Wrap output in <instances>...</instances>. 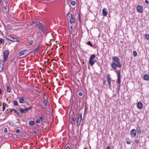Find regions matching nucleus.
Returning <instances> with one entry per match:
<instances>
[{
    "instance_id": "32",
    "label": "nucleus",
    "mask_w": 149,
    "mask_h": 149,
    "mask_svg": "<svg viewBox=\"0 0 149 149\" xmlns=\"http://www.w3.org/2000/svg\"><path fill=\"white\" fill-rule=\"evenodd\" d=\"M4 42V40L2 38H0V44H3Z\"/></svg>"
},
{
    "instance_id": "51",
    "label": "nucleus",
    "mask_w": 149,
    "mask_h": 149,
    "mask_svg": "<svg viewBox=\"0 0 149 149\" xmlns=\"http://www.w3.org/2000/svg\"><path fill=\"white\" fill-rule=\"evenodd\" d=\"M106 149H110V147L109 146H107L106 148Z\"/></svg>"
},
{
    "instance_id": "27",
    "label": "nucleus",
    "mask_w": 149,
    "mask_h": 149,
    "mask_svg": "<svg viewBox=\"0 0 149 149\" xmlns=\"http://www.w3.org/2000/svg\"><path fill=\"white\" fill-rule=\"evenodd\" d=\"M7 27L8 29L9 30H11L12 29V27L10 24H7Z\"/></svg>"
},
{
    "instance_id": "26",
    "label": "nucleus",
    "mask_w": 149,
    "mask_h": 149,
    "mask_svg": "<svg viewBox=\"0 0 149 149\" xmlns=\"http://www.w3.org/2000/svg\"><path fill=\"white\" fill-rule=\"evenodd\" d=\"M11 91V89L10 87L8 86H7V91L8 92L10 93Z\"/></svg>"
},
{
    "instance_id": "20",
    "label": "nucleus",
    "mask_w": 149,
    "mask_h": 149,
    "mask_svg": "<svg viewBox=\"0 0 149 149\" xmlns=\"http://www.w3.org/2000/svg\"><path fill=\"white\" fill-rule=\"evenodd\" d=\"M143 79L146 81L149 80V76L147 74H145L143 76Z\"/></svg>"
},
{
    "instance_id": "23",
    "label": "nucleus",
    "mask_w": 149,
    "mask_h": 149,
    "mask_svg": "<svg viewBox=\"0 0 149 149\" xmlns=\"http://www.w3.org/2000/svg\"><path fill=\"white\" fill-rule=\"evenodd\" d=\"M34 122L32 120H31L29 121V124L30 126H33L34 125Z\"/></svg>"
},
{
    "instance_id": "35",
    "label": "nucleus",
    "mask_w": 149,
    "mask_h": 149,
    "mask_svg": "<svg viewBox=\"0 0 149 149\" xmlns=\"http://www.w3.org/2000/svg\"><path fill=\"white\" fill-rule=\"evenodd\" d=\"M13 104L15 106H16L18 105L17 102L15 100L13 101Z\"/></svg>"
},
{
    "instance_id": "40",
    "label": "nucleus",
    "mask_w": 149,
    "mask_h": 149,
    "mask_svg": "<svg viewBox=\"0 0 149 149\" xmlns=\"http://www.w3.org/2000/svg\"><path fill=\"white\" fill-rule=\"evenodd\" d=\"M39 118L41 121L44 122L45 119L42 116H40Z\"/></svg>"
},
{
    "instance_id": "15",
    "label": "nucleus",
    "mask_w": 149,
    "mask_h": 149,
    "mask_svg": "<svg viewBox=\"0 0 149 149\" xmlns=\"http://www.w3.org/2000/svg\"><path fill=\"white\" fill-rule=\"evenodd\" d=\"M26 98V97H22L21 98H20L19 97L18 98V99H19V102L20 103H23L24 101L25 100Z\"/></svg>"
},
{
    "instance_id": "55",
    "label": "nucleus",
    "mask_w": 149,
    "mask_h": 149,
    "mask_svg": "<svg viewBox=\"0 0 149 149\" xmlns=\"http://www.w3.org/2000/svg\"><path fill=\"white\" fill-rule=\"evenodd\" d=\"M5 106H6L7 107H8V105L7 104H6L5 105Z\"/></svg>"
},
{
    "instance_id": "39",
    "label": "nucleus",
    "mask_w": 149,
    "mask_h": 149,
    "mask_svg": "<svg viewBox=\"0 0 149 149\" xmlns=\"http://www.w3.org/2000/svg\"><path fill=\"white\" fill-rule=\"evenodd\" d=\"M68 16L69 17H70V18H72V15L71 13H69L68 14Z\"/></svg>"
},
{
    "instance_id": "52",
    "label": "nucleus",
    "mask_w": 149,
    "mask_h": 149,
    "mask_svg": "<svg viewBox=\"0 0 149 149\" xmlns=\"http://www.w3.org/2000/svg\"><path fill=\"white\" fill-rule=\"evenodd\" d=\"M13 111H14V113H17V111L15 110V109H14Z\"/></svg>"
},
{
    "instance_id": "37",
    "label": "nucleus",
    "mask_w": 149,
    "mask_h": 149,
    "mask_svg": "<svg viewBox=\"0 0 149 149\" xmlns=\"http://www.w3.org/2000/svg\"><path fill=\"white\" fill-rule=\"evenodd\" d=\"M33 40H31L29 42V45H31L33 44Z\"/></svg>"
},
{
    "instance_id": "56",
    "label": "nucleus",
    "mask_w": 149,
    "mask_h": 149,
    "mask_svg": "<svg viewBox=\"0 0 149 149\" xmlns=\"http://www.w3.org/2000/svg\"><path fill=\"white\" fill-rule=\"evenodd\" d=\"M79 20H80V16L79 15Z\"/></svg>"
},
{
    "instance_id": "6",
    "label": "nucleus",
    "mask_w": 149,
    "mask_h": 149,
    "mask_svg": "<svg viewBox=\"0 0 149 149\" xmlns=\"http://www.w3.org/2000/svg\"><path fill=\"white\" fill-rule=\"evenodd\" d=\"M32 108V107L31 106L28 108H26L24 109H20L19 111L22 113H25L28 111L30 110Z\"/></svg>"
},
{
    "instance_id": "49",
    "label": "nucleus",
    "mask_w": 149,
    "mask_h": 149,
    "mask_svg": "<svg viewBox=\"0 0 149 149\" xmlns=\"http://www.w3.org/2000/svg\"><path fill=\"white\" fill-rule=\"evenodd\" d=\"M65 149H70V148L69 146H67L65 148Z\"/></svg>"
},
{
    "instance_id": "29",
    "label": "nucleus",
    "mask_w": 149,
    "mask_h": 149,
    "mask_svg": "<svg viewBox=\"0 0 149 149\" xmlns=\"http://www.w3.org/2000/svg\"><path fill=\"white\" fill-rule=\"evenodd\" d=\"M12 40V41L13 42H19V41L17 39L14 38H13V40Z\"/></svg>"
},
{
    "instance_id": "4",
    "label": "nucleus",
    "mask_w": 149,
    "mask_h": 149,
    "mask_svg": "<svg viewBox=\"0 0 149 149\" xmlns=\"http://www.w3.org/2000/svg\"><path fill=\"white\" fill-rule=\"evenodd\" d=\"M9 54V52L8 50H6L3 53V61L4 62L6 61L8 58Z\"/></svg>"
},
{
    "instance_id": "10",
    "label": "nucleus",
    "mask_w": 149,
    "mask_h": 149,
    "mask_svg": "<svg viewBox=\"0 0 149 149\" xmlns=\"http://www.w3.org/2000/svg\"><path fill=\"white\" fill-rule=\"evenodd\" d=\"M136 10L138 12L141 13L143 11L142 8L141 7V6L139 5L137 6Z\"/></svg>"
},
{
    "instance_id": "54",
    "label": "nucleus",
    "mask_w": 149,
    "mask_h": 149,
    "mask_svg": "<svg viewBox=\"0 0 149 149\" xmlns=\"http://www.w3.org/2000/svg\"><path fill=\"white\" fill-rule=\"evenodd\" d=\"M70 29H72H72H73V27H72V26H70Z\"/></svg>"
},
{
    "instance_id": "7",
    "label": "nucleus",
    "mask_w": 149,
    "mask_h": 149,
    "mask_svg": "<svg viewBox=\"0 0 149 149\" xmlns=\"http://www.w3.org/2000/svg\"><path fill=\"white\" fill-rule=\"evenodd\" d=\"M142 128V126L141 125H139L138 124L137 125L136 130L138 134H140L141 133Z\"/></svg>"
},
{
    "instance_id": "11",
    "label": "nucleus",
    "mask_w": 149,
    "mask_h": 149,
    "mask_svg": "<svg viewBox=\"0 0 149 149\" xmlns=\"http://www.w3.org/2000/svg\"><path fill=\"white\" fill-rule=\"evenodd\" d=\"M4 63L3 61L2 60L0 61V71L2 72L3 70Z\"/></svg>"
},
{
    "instance_id": "3",
    "label": "nucleus",
    "mask_w": 149,
    "mask_h": 149,
    "mask_svg": "<svg viewBox=\"0 0 149 149\" xmlns=\"http://www.w3.org/2000/svg\"><path fill=\"white\" fill-rule=\"evenodd\" d=\"M82 118V115L81 113H80L79 114L78 117L77 119L76 123V125L77 126L79 127L81 122V120Z\"/></svg>"
},
{
    "instance_id": "1",
    "label": "nucleus",
    "mask_w": 149,
    "mask_h": 149,
    "mask_svg": "<svg viewBox=\"0 0 149 149\" xmlns=\"http://www.w3.org/2000/svg\"><path fill=\"white\" fill-rule=\"evenodd\" d=\"M113 60L114 61L111 63V66L113 69H115L117 67L120 68L122 66V64L120 62L119 59L117 56H114L113 57Z\"/></svg>"
},
{
    "instance_id": "53",
    "label": "nucleus",
    "mask_w": 149,
    "mask_h": 149,
    "mask_svg": "<svg viewBox=\"0 0 149 149\" xmlns=\"http://www.w3.org/2000/svg\"><path fill=\"white\" fill-rule=\"evenodd\" d=\"M1 92H2V90L1 89H0V95L1 94Z\"/></svg>"
},
{
    "instance_id": "5",
    "label": "nucleus",
    "mask_w": 149,
    "mask_h": 149,
    "mask_svg": "<svg viewBox=\"0 0 149 149\" xmlns=\"http://www.w3.org/2000/svg\"><path fill=\"white\" fill-rule=\"evenodd\" d=\"M95 58V55L92 54L90 57L89 60V63H90L91 65L92 66L94 64V62H93V59Z\"/></svg>"
},
{
    "instance_id": "34",
    "label": "nucleus",
    "mask_w": 149,
    "mask_h": 149,
    "mask_svg": "<svg viewBox=\"0 0 149 149\" xmlns=\"http://www.w3.org/2000/svg\"><path fill=\"white\" fill-rule=\"evenodd\" d=\"M70 3L72 6H74L75 5L76 2L74 1H71Z\"/></svg>"
},
{
    "instance_id": "33",
    "label": "nucleus",
    "mask_w": 149,
    "mask_h": 149,
    "mask_svg": "<svg viewBox=\"0 0 149 149\" xmlns=\"http://www.w3.org/2000/svg\"><path fill=\"white\" fill-rule=\"evenodd\" d=\"M145 38L147 40L149 39V35L148 34H146L145 35Z\"/></svg>"
},
{
    "instance_id": "44",
    "label": "nucleus",
    "mask_w": 149,
    "mask_h": 149,
    "mask_svg": "<svg viewBox=\"0 0 149 149\" xmlns=\"http://www.w3.org/2000/svg\"><path fill=\"white\" fill-rule=\"evenodd\" d=\"M5 109V107L4 106L3 103V111Z\"/></svg>"
},
{
    "instance_id": "46",
    "label": "nucleus",
    "mask_w": 149,
    "mask_h": 149,
    "mask_svg": "<svg viewBox=\"0 0 149 149\" xmlns=\"http://www.w3.org/2000/svg\"><path fill=\"white\" fill-rule=\"evenodd\" d=\"M118 84V88H120V84L119 83H117Z\"/></svg>"
},
{
    "instance_id": "25",
    "label": "nucleus",
    "mask_w": 149,
    "mask_h": 149,
    "mask_svg": "<svg viewBox=\"0 0 149 149\" xmlns=\"http://www.w3.org/2000/svg\"><path fill=\"white\" fill-rule=\"evenodd\" d=\"M121 77H117V80L116 81V83H121V79H120Z\"/></svg>"
},
{
    "instance_id": "31",
    "label": "nucleus",
    "mask_w": 149,
    "mask_h": 149,
    "mask_svg": "<svg viewBox=\"0 0 149 149\" xmlns=\"http://www.w3.org/2000/svg\"><path fill=\"white\" fill-rule=\"evenodd\" d=\"M86 44L90 46L91 47H93V45L91 44V42L90 41L87 42Z\"/></svg>"
},
{
    "instance_id": "43",
    "label": "nucleus",
    "mask_w": 149,
    "mask_h": 149,
    "mask_svg": "<svg viewBox=\"0 0 149 149\" xmlns=\"http://www.w3.org/2000/svg\"><path fill=\"white\" fill-rule=\"evenodd\" d=\"M4 131L5 132H7V129L6 128L4 129Z\"/></svg>"
},
{
    "instance_id": "41",
    "label": "nucleus",
    "mask_w": 149,
    "mask_h": 149,
    "mask_svg": "<svg viewBox=\"0 0 149 149\" xmlns=\"http://www.w3.org/2000/svg\"><path fill=\"white\" fill-rule=\"evenodd\" d=\"M36 122L37 124L39 123L40 122V119H37L36 120Z\"/></svg>"
},
{
    "instance_id": "59",
    "label": "nucleus",
    "mask_w": 149,
    "mask_h": 149,
    "mask_svg": "<svg viewBox=\"0 0 149 149\" xmlns=\"http://www.w3.org/2000/svg\"><path fill=\"white\" fill-rule=\"evenodd\" d=\"M95 61H96V60H94V61H93V62H94V63L95 62Z\"/></svg>"
},
{
    "instance_id": "45",
    "label": "nucleus",
    "mask_w": 149,
    "mask_h": 149,
    "mask_svg": "<svg viewBox=\"0 0 149 149\" xmlns=\"http://www.w3.org/2000/svg\"><path fill=\"white\" fill-rule=\"evenodd\" d=\"M82 93L81 92H80L79 93V95L80 96H82Z\"/></svg>"
},
{
    "instance_id": "63",
    "label": "nucleus",
    "mask_w": 149,
    "mask_h": 149,
    "mask_svg": "<svg viewBox=\"0 0 149 149\" xmlns=\"http://www.w3.org/2000/svg\"><path fill=\"white\" fill-rule=\"evenodd\" d=\"M1 10V4H0V10Z\"/></svg>"
},
{
    "instance_id": "64",
    "label": "nucleus",
    "mask_w": 149,
    "mask_h": 149,
    "mask_svg": "<svg viewBox=\"0 0 149 149\" xmlns=\"http://www.w3.org/2000/svg\"><path fill=\"white\" fill-rule=\"evenodd\" d=\"M84 149H86V148H84Z\"/></svg>"
},
{
    "instance_id": "57",
    "label": "nucleus",
    "mask_w": 149,
    "mask_h": 149,
    "mask_svg": "<svg viewBox=\"0 0 149 149\" xmlns=\"http://www.w3.org/2000/svg\"><path fill=\"white\" fill-rule=\"evenodd\" d=\"M13 109H11V110H10V111L11 112H12V111H13Z\"/></svg>"
},
{
    "instance_id": "14",
    "label": "nucleus",
    "mask_w": 149,
    "mask_h": 149,
    "mask_svg": "<svg viewBox=\"0 0 149 149\" xmlns=\"http://www.w3.org/2000/svg\"><path fill=\"white\" fill-rule=\"evenodd\" d=\"M102 14L104 16H106L108 14V12L107 9L105 8H104L102 10Z\"/></svg>"
},
{
    "instance_id": "38",
    "label": "nucleus",
    "mask_w": 149,
    "mask_h": 149,
    "mask_svg": "<svg viewBox=\"0 0 149 149\" xmlns=\"http://www.w3.org/2000/svg\"><path fill=\"white\" fill-rule=\"evenodd\" d=\"M17 113L18 116H21L22 115V113L21 112L20 113L17 112Z\"/></svg>"
},
{
    "instance_id": "13",
    "label": "nucleus",
    "mask_w": 149,
    "mask_h": 149,
    "mask_svg": "<svg viewBox=\"0 0 149 149\" xmlns=\"http://www.w3.org/2000/svg\"><path fill=\"white\" fill-rule=\"evenodd\" d=\"M137 107L139 109H141L143 107L142 103L141 102H139L137 103L136 104Z\"/></svg>"
},
{
    "instance_id": "36",
    "label": "nucleus",
    "mask_w": 149,
    "mask_h": 149,
    "mask_svg": "<svg viewBox=\"0 0 149 149\" xmlns=\"http://www.w3.org/2000/svg\"><path fill=\"white\" fill-rule=\"evenodd\" d=\"M135 143L136 144H138L140 142V140L139 139H136L135 140Z\"/></svg>"
},
{
    "instance_id": "47",
    "label": "nucleus",
    "mask_w": 149,
    "mask_h": 149,
    "mask_svg": "<svg viewBox=\"0 0 149 149\" xmlns=\"http://www.w3.org/2000/svg\"><path fill=\"white\" fill-rule=\"evenodd\" d=\"M145 2L146 3L148 4L149 3L148 1V0H146Z\"/></svg>"
},
{
    "instance_id": "2",
    "label": "nucleus",
    "mask_w": 149,
    "mask_h": 149,
    "mask_svg": "<svg viewBox=\"0 0 149 149\" xmlns=\"http://www.w3.org/2000/svg\"><path fill=\"white\" fill-rule=\"evenodd\" d=\"M38 28L44 33H47V29L43 24L41 23L38 26Z\"/></svg>"
},
{
    "instance_id": "17",
    "label": "nucleus",
    "mask_w": 149,
    "mask_h": 149,
    "mask_svg": "<svg viewBox=\"0 0 149 149\" xmlns=\"http://www.w3.org/2000/svg\"><path fill=\"white\" fill-rule=\"evenodd\" d=\"M40 48V45H39L33 52L34 54H36L38 52Z\"/></svg>"
},
{
    "instance_id": "58",
    "label": "nucleus",
    "mask_w": 149,
    "mask_h": 149,
    "mask_svg": "<svg viewBox=\"0 0 149 149\" xmlns=\"http://www.w3.org/2000/svg\"><path fill=\"white\" fill-rule=\"evenodd\" d=\"M2 26V25L0 23V27H1Z\"/></svg>"
},
{
    "instance_id": "12",
    "label": "nucleus",
    "mask_w": 149,
    "mask_h": 149,
    "mask_svg": "<svg viewBox=\"0 0 149 149\" xmlns=\"http://www.w3.org/2000/svg\"><path fill=\"white\" fill-rule=\"evenodd\" d=\"M75 115L74 114H73V115H71V120H72V122L71 123L72 124H74L75 122Z\"/></svg>"
},
{
    "instance_id": "61",
    "label": "nucleus",
    "mask_w": 149,
    "mask_h": 149,
    "mask_svg": "<svg viewBox=\"0 0 149 149\" xmlns=\"http://www.w3.org/2000/svg\"><path fill=\"white\" fill-rule=\"evenodd\" d=\"M34 133H37V132L36 131H34Z\"/></svg>"
},
{
    "instance_id": "62",
    "label": "nucleus",
    "mask_w": 149,
    "mask_h": 149,
    "mask_svg": "<svg viewBox=\"0 0 149 149\" xmlns=\"http://www.w3.org/2000/svg\"><path fill=\"white\" fill-rule=\"evenodd\" d=\"M2 0H0V4H1V2L2 1Z\"/></svg>"
},
{
    "instance_id": "19",
    "label": "nucleus",
    "mask_w": 149,
    "mask_h": 149,
    "mask_svg": "<svg viewBox=\"0 0 149 149\" xmlns=\"http://www.w3.org/2000/svg\"><path fill=\"white\" fill-rule=\"evenodd\" d=\"M6 38L8 40L12 41V40H13V37L11 36L7 35L6 36Z\"/></svg>"
},
{
    "instance_id": "28",
    "label": "nucleus",
    "mask_w": 149,
    "mask_h": 149,
    "mask_svg": "<svg viewBox=\"0 0 149 149\" xmlns=\"http://www.w3.org/2000/svg\"><path fill=\"white\" fill-rule=\"evenodd\" d=\"M42 103L46 107H47V104L46 100H44L42 101Z\"/></svg>"
},
{
    "instance_id": "42",
    "label": "nucleus",
    "mask_w": 149,
    "mask_h": 149,
    "mask_svg": "<svg viewBox=\"0 0 149 149\" xmlns=\"http://www.w3.org/2000/svg\"><path fill=\"white\" fill-rule=\"evenodd\" d=\"M20 132V130L19 129H17L16 130L15 132L17 133H19Z\"/></svg>"
},
{
    "instance_id": "21",
    "label": "nucleus",
    "mask_w": 149,
    "mask_h": 149,
    "mask_svg": "<svg viewBox=\"0 0 149 149\" xmlns=\"http://www.w3.org/2000/svg\"><path fill=\"white\" fill-rule=\"evenodd\" d=\"M107 81H108V84H109V86H110V85H111V79L109 77H107Z\"/></svg>"
},
{
    "instance_id": "48",
    "label": "nucleus",
    "mask_w": 149,
    "mask_h": 149,
    "mask_svg": "<svg viewBox=\"0 0 149 149\" xmlns=\"http://www.w3.org/2000/svg\"><path fill=\"white\" fill-rule=\"evenodd\" d=\"M126 143L128 144H130V142L127 141H126Z\"/></svg>"
},
{
    "instance_id": "16",
    "label": "nucleus",
    "mask_w": 149,
    "mask_h": 149,
    "mask_svg": "<svg viewBox=\"0 0 149 149\" xmlns=\"http://www.w3.org/2000/svg\"><path fill=\"white\" fill-rule=\"evenodd\" d=\"M26 50H22L20 51L18 55L19 56H22L24 55L25 53Z\"/></svg>"
},
{
    "instance_id": "30",
    "label": "nucleus",
    "mask_w": 149,
    "mask_h": 149,
    "mask_svg": "<svg viewBox=\"0 0 149 149\" xmlns=\"http://www.w3.org/2000/svg\"><path fill=\"white\" fill-rule=\"evenodd\" d=\"M133 55L134 57H136L137 55V53L135 51H134L133 52Z\"/></svg>"
},
{
    "instance_id": "22",
    "label": "nucleus",
    "mask_w": 149,
    "mask_h": 149,
    "mask_svg": "<svg viewBox=\"0 0 149 149\" xmlns=\"http://www.w3.org/2000/svg\"><path fill=\"white\" fill-rule=\"evenodd\" d=\"M3 8L4 10H5V13L7 12H8L9 9L8 7V6H6L4 8Z\"/></svg>"
},
{
    "instance_id": "8",
    "label": "nucleus",
    "mask_w": 149,
    "mask_h": 149,
    "mask_svg": "<svg viewBox=\"0 0 149 149\" xmlns=\"http://www.w3.org/2000/svg\"><path fill=\"white\" fill-rule=\"evenodd\" d=\"M130 135L132 137H135L136 135V131L135 129H133L130 131Z\"/></svg>"
},
{
    "instance_id": "60",
    "label": "nucleus",
    "mask_w": 149,
    "mask_h": 149,
    "mask_svg": "<svg viewBox=\"0 0 149 149\" xmlns=\"http://www.w3.org/2000/svg\"><path fill=\"white\" fill-rule=\"evenodd\" d=\"M103 84H105V81H103Z\"/></svg>"
},
{
    "instance_id": "24",
    "label": "nucleus",
    "mask_w": 149,
    "mask_h": 149,
    "mask_svg": "<svg viewBox=\"0 0 149 149\" xmlns=\"http://www.w3.org/2000/svg\"><path fill=\"white\" fill-rule=\"evenodd\" d=\"M75 21V19L73 17H72L71 19L70 20V22L71 23H74Z\"/></svg>"
},
{
    "instance_id": "18",
    "label": "nucleus",
    "mask_w": 149,
    "mask_h": 149,
    "mask_svg": "<svg viewBox=\"0 0 149 149\" xmlns=\"http://www.w3.org/2000/svg\"><path fill=\"white\" fill-rule=\"evenodd\" d=\"M115 72L116 73L117 77H121L120 70H115Z\"/></svg>"
},
{
    "instance_id": "9",
    "label": "nucleus",
    "mask_w": 149,
    "mask_h": 149,
    "mask_svg": "<svg viewBox=\"0 0 149 149\" xmlns=\"http://www.w3.org/2000/svg\"><path fill=\"white\" fill-rule=\"evenodd\" d=\"M32 22L37 26H39L41 23L40 21L36 20H32Z\"/></svg>"
},
{
    "instance_id": "50",
    "label": "nucleus",
    "mask_w": 149,
    "mask_h": 149,
    "mask_svg": "<svg viewBox=\"0 0 149 149\" xmlns=\"http://www.w3.org/2000/svg\"><path fill=\"white\" fill-rule=\"evenodd\" d=\"M117 91L118 92H119V90L120 89V88H118L117 87Z\"/></svg>"
}]
</instances>
